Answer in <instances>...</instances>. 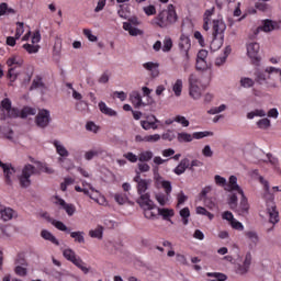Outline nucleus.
Wrapping results in <instances>:
<instances>
[{
  "mask_svg": "<svg viewBox=\"0 0 281 281\" xmlns=\"http://www.w3.org/2000/svg\"><path fill=\"white\" fill-rule=\"evenodd\" d=\"M16 15V9L11 8L8 3H0V16H14Z\"/></svg>",
  "mask_w": 281,
  "mask_h": 281,
  "instance_id": "19",
  "label": "nucleus"
},
{
  "mask_svg": "<svg viewBox=\"0 0 281 281\" xmlns=\"http://www.w3.org/2000/svg\"><path fill=\"white\" fill-rule=\"evenodd\" d=\"M133 181L136 183L138 194H142V164H138V169L136 170V176L134 177Z\"/></svg>",
  "mask_w": 281,
  "mask_h": 281,
  "instance_id": "27",
  "label": "nucleus"
},
{
  "mask_svg": "<svg viewBox=\"0 0 281 281\" xmlns=\"http://www.w3.org/2000/svg\"><path fill=\"white\" fill-rule=\"evenodd\" d=\"M55 199L57 200L56 203H58L59 205H61V207L65 209L68 216H74V214L76 213V207L74 206V204H67V202H65V200H63L58 196H55Z\"/></svg>",
  "mask_w": 281,
  "mask_h": 281,
  "instance_id": "23",
  "label": "nucleus"
},
{
  "mask_svg": "<svg viewBox=\"0 0 281 281\" xmlns=\"http://www.w3.org/2000/svg\"><path fill=\"white\" fill-rule=\"evenodd\" d=\"M170 49H172V38L166 36L162 42V52H170Z\"/></svg>",
  "mask_w": 281,
  "mask_h": 281,
  "instance_id": "49",
  "label": "nucleus"
},
{
  "mask_svg": "<svg viewBox=\"0 0 281 281\" xmlns=\"http://www.w3.org/2000/svg\"><path fill=\"white\" fill-rule=\"evenodd\" d=\"M41 87H45V83H43V78L41 77H36L33 82L32 86L30 88V91L34 90V89H41Z\"/></svg>",
  "mask_w": 281,
  "mask_h": 281,
  "instance_id": "52",
  "label": "nucleus"
},
{
  "mask_svg": "<svg viewBox=\"0 0 281 281\" xmlns=\"http://www.w3.org/2000/svg\"><path fill=\"white\" fill-rule=\"evenodd\" d=\"M224 41H225V37H214L213 36V41L211 42V46H210L212 52H218V49H221V47H223Z\"/></svg>",
  "mask_w": 281,
  "mask_h": 281,
  "instance_id": "28",
  "label": "nucleus"
},
{
  "mask_svg": "<svg viewBox=\"0 0 281 281\" xmlns=\"http://www.w3.org/2000/svg\"><path fill=\"white\" fill-rule=\"evenodd\" d=\"M41 236H42V238H44V240H49L54 245H60V243H58V239H56V236H54L52 233H49V231H45V229L42 231Z\"/></svg>",
  "mask_w": 281,
  "mask_h": 281,
  "instance_id": "35",
  "label": "nucleus"
},
{
  "mask_svg": "<svg viewBox=\"0 0 281 281\" xmlns=\"http://www.w3.org/2000/svg\"><path fill=\"white\" fill-rule=\"evenodd\" d=\"M63 256L64 258H66V260H68L69 262H72L75 267L82 270L85 273H89V268L85 266V261H82L80 257L76 256V251H74V249L71 248L64 249Z\"/></svg>",
  "mask_w": 281,
  "mask_h": 281,
  "instance_id": "5",
  "label": "nucleus"
},
{
  "mask_svg": "<svg viewBox=\"0 0 281 281\" xmlns=\"http://www.w3.org/2000/svg\"><path fill=\"white\" fill-rule=\"evenodd\" d=\"M179 16L177 15V9H175V4H168L167 10H162L158 13V15L153 20L155 25L158 27H170V25H175Z\"/></svg>",
  "mask_w": 281,
  "mask_h": 281,
  "instance_id": "2",
  "label": "nucleus"
},
{
  "mask_svg": "<svg viewBox=\"0 0 281 281\" xmlns=\"http://www.w3.org/2000/svg\"><path fill=\"white\" fill-rule=\"evenodd\" d=\"M248 272H249V268L245 263L237 266L236 273H238L239 276H245V273H248Z\"/></svg>",
  "mask_w": 281,
  "mask_h": 281,
  "instance_id": "63",
  "label": "nucleus"
},
{
  "mask_svg": "<svg viewBox=\"0 0 281 281\" xmlns=\"http://www.w3.org/2000/svg\"><path fill=\"white\" fill-rule=\"evenodd\" d=\"M142 128H144L145 131H150V128L153 131H157L158 126L157 123L154 122H147V121H142Z\"/></svg>",
  "mask_w": 281,
  "mask_h": 281,
  "instance_id": "55",
  "label": "nucleus"
},
{
  "mask_svg": "<svg viewBox=\"0 0 281 281\" xmlns=\"http://www.w3.org/2000/svg\"><path fill=\"white\" fill-rule=\"evenodd\" d=\"M83 35L90 41L91 43L98 42V36L93 35V32L89 29L83 30Z\"/></svg>",
  "mask_w": 281,
  "mask_h": 281,
  "instance_id": "58",
  "label": "nucleus"
},
{
  "mask_svg": "<svg viewBox=\"0 0 281 281\" xmlns=\"http://www.w3.org/2000/svg\"><path fill=\"white\" fill-rule=\"evenodd\" d=\"M180 216L182 218L183 225H188V223H189L188 218H190V209L184 207V209L180 210Z\"/></svg>",
  "mask_w": 281,
  "mask_h": 281,
  "instance_id": "45",
  "label": "nucleus"
},
{
  "mask_svg": "<svg viewBox=\"0 0 281 281\" xmlns=\"http://www.w3.org/2000/svg\"><path fill=\"white\" fill-rule=\"evenodd\" d=\"M27 266H16L14 272L16 276L25 277L27 276Z\"/></svg>",
  "mask_w": 281,
  "mask_h": 281,
  "instance_id": "62",
  "label": "nucleus"
},
{
  "mask_svg": "<svg viewBox=\"0 0 281 281\" xmlns=\"http://www.w3.org/2000/svg\"><path fill=\"white\" fill-rule=\"evenodd\" d=\"M245 236L250 240V243H252L255 247L256 245H258V243H260V237L258 236V233L255 231L245 232Z\"/></svg>",
  "mask_w": 281,
  "mask_h": 281,
  "instance_id": "31",
  "label": "nucleus"
},
{
  "mask_svg": "<svg viewBox=\"0 0 281 281\" xmlns=\"http://www.w3.org/2000/svg\"><path fill=\"white\" fill-rule=\"evenodd\" d=\"M104 234V227L98 226L95 229H92L89 232V236L91 238H98L99 240H102V236Z\"/></svg>",
  "mask_w": 281,
  "mask_h": 281,
  "instance_id": "36",
  "label": "nucleus"
},
{
  "mask_svg": "<svg viewBox=\"0 0 281 281\" xmlns=\"http://www.w3.org/2000/svg\"><path fill=\"white\" fill-rule=\"evenodd\" d=\"M190 166V159L188 158H183L180 164L175 168L173 172L175 175H183V172H186V170H188Z\"/></svg>",
  "mask_w": 281,
  "mask_h": 281,
  "instance_id": "24",
  "label": "nucleus"
},
{
  "mask_svg": "<svg viewBox=\"0 0 281 281\" xmlns=\"http://www.w3.org/2000/svg\"><path fill=\"white\" fill-rule=\"evenodd\" d=\"M206 58H207V50L201 49L196 56L195 67L198 71H205V67H207Z\"/></svg>",
  "mask_w": 281,
  "mask_h": 281,
  "instance_id": "13",
  "label": "nucleus"
},
{
  "mask_svg": "<svg viewBox=\"0 0 281 281\" xmlns=\"http://www.w3.org/2000/svg\"><path fill=\"white\" fill-rule=\"evenodd\" d=\"M2 170L4 172V179H5L7 186H12V178L10 177L11 175H14L16 170L14 169V167H12L11 164H7Z\"/></svg>",
  "mask_w": 281,
  "mask_h": 281,
  "instance_id": "21",
  "label": "nucleus"
},
{
  "mask_svg": "<svg viewBox=\"0 0 281 281\" xmlns=\"http://www.w3.org/2000/svg\"><path fill=\"white\" fill-rule=\"evenodd\" d=\"M19 115H21V112L19 111V109L11 108L10 110L7 111V114H5V111L2 110L0 120L5 121V120H8V117L11 120H14V119L19 117Z\"/></svg>",
  "mask_w": 281,
  "mask_h": 281,
  "instance_id": "22",
  "label": "nucleus"
},
{
  "mask_svg": "<svg viewBox=\"0 0 281 281\" xmlns=\"http://www.w3.org/2000/svg\"><path fill=\"white\" fill-rule=\"evenodd\" d=\"M7 65L10 67L9 71H14V69L23 67V58L19 56H12L7 60Z\"/></svg>",
  "mask_w": 281,
  "mask_h": 281,
  "instance_id": "17",
  "label": "nucleus"
},
{
  "mask_svg": "<svg viewBox=\"0 0 281 281\" xmlns=\"http://www.w3.org/2000/svg\"><path fill=\"white\" fill-rule=\"evenodd\" d=\"M161 139V135L159 134H154V135H147L142 138V142H149V143H155L159 142Z\"/></svg>",
  "mask_w": 281,
  "mask_h": 281,
  "instance_id": "57",
  "label": "nucleus"
},
{
  "mask_svg": "<svg viewBox=\"0 0 281 281\" xmlns=\"http://www.w3.org/2000/svg\"><path fill=\"white\" fill-rule=\"evenodd\" d=\"M70 236L75 238L76 243H85V232H72Z\"/></svg>",
  "mask_w": 281,
  "mask_h": 281,
  "instance_id": "50",
  "label": "nucleus"
},
{
  "mask_svg": "<svg viewBox=\"0 0 281 281\" xmlns=\"http://www.w3.org/2000/svg\"><path fill=\"white\" fill-rule=\"evenodd\" d=\"M271 205H268L267 212L269 214L270 223L272 225H276V223H280V213L278 212V207L273 203V201L270 202Z\"/></svg>",
  "mask_w": 281,
  "mask_h": 281,
  "instance_id": "15",
  "label": "nucleus"
},
{
  "mask_svg": "<svg viewBox=\"0 0 281 281\" xmlns=\"http://www.w3.org/2000/svg\"><path fill=\"white\" fill-rule=\"evenodd\" d=\"M76 192H83V194H86V196H89L90 199H92V201H98V198H95V195L91 194L89 192V189L85 188V187H75Z\"/></svg>",
  "mask_w": 281,
  "mask_h": 281,
  "instance_id": "47",
  "label": "nucleus"
},
{
  "mask_svg": "<svg viewBox=\"0 0 281 281\" xmlns=\"http://www.w3.org/2000/svg\"><path fill=\"white\" fill-rule=\"evenodd\" d=\"M156 201H158L159 205H161V207H164L165 205L168 204V202L170 201V195L168 193H157L155 195Z\"/></svg>",
  "mask_w": 281,
  "mask_h": 281,
  "instance_id": "33",
  "label": "nucleus"
},
{
  "mask_svg": "<svg viewBox=\"0 0 281 281\" xmlns=\"http://www.w3.org/2000/svg\"><path fill=\"white\" fill-rule=\"evenodd\" d=\"M144 69H147V71H157L159 69L158 63L148 61L143 65Z\"/></svg>",
  "mask_w": 281,
  "mask_h": 281,
  "instance_id": "56",
  "label": "nucleus"
},
{
  "mask_svg": "<svg viewBox=\"0 0 281 281\" xmlns=\"http://www.w3.org/2000/svg\"><path fill=\"white\" fill-rule=\"evenodd\" d=\"M41 31L33 32L31 36V44H23V49H25L27 54H38V50L41 49V45H38L41 43Z\"/></svg>",
  "mask_w": 281,
  "mask_h": 281,
  "instance_id": "6",
  "label": "nucleus"
},
{
  "mask_svg": "<svg viewBox=\"0 0 281 281\" xmlns=\"http://www.w3.org/2000/svg\"><path fill=\"white\" fill-rule=\"evenodd\" d=\"M98 155H102V150L92 149L85 154V159H87V161H91V159H93V157H98Z\"/></svg>",
  "mask_w": 281,
  "mask_h": 281,
  "instance_id": "43",
  "label": "nucleus"
},
{
  "mask_svg": "<svg viewBox=\"0 0 281 281\" xmlns=\"http://www.w3.org/2000/svg\"><path fill=\"white\" fill-rule=\"evenodd\" d=\"M25 32L24 24L22 22L16 23L15 38L19 40Z\"/></svg>",
  "mask_w": 281,
  "mask_h": 281,
  "instance_id": "60",
  "label": "nucleus"
},
{
  "mask_svg": "<svg viewBox=\"0 0 281 281\" xmlns=\"http://www.w3.org/2000/svg\"><path fill=\"white\" fill-rule=\"evenodd\" d=\"M143 91V101H142V105L143 106H148V104H153V102H155V100L153 99V97H150V93H153V89H149L148 87H143L142 88Z\"/></svg>",
  "mask_w": 281,
  "mask_h": 281,
  "instance_id": "18",
  "label": "nucleus"
},
{
  "mask_svg": "<svg viewBox=\"0 0 281 281\" xmlns=\"http://www.w3.org/2000/svg\"><path fill=\"white\" fill-rule=\"evenodd\" d=\"M256 82L259 85H267V87L276 88V82L271 81V71H258L256 72Z\"/></svg>",
  "mask_w": 281,
  "mask_h": 281,
  "instance_id": "10",
  "label": "nucleus"
},
{
  "mask_svg": "<svg viewBox=\"0 0 281 281\" xmlns=\"http://www.w3.org/2000/svg\"><path fill=\"white\" fill-rule=\"evenodd\" d=\"M172 90L175 92V95L179 98V95H181V91H183V81L181 79H178L173 85Z\"/></svg>",
  "mask_w": 281,
  "mask_h": 281,
  "instance_id": "39",
  "label": "nucleus"
},
{
  "mask_svg": "<svg viewBox=\"0 0 281 281\" xmlns=\"http://www.w3.org/2000/svg\"><path fill=\"white\" fill-rule=\"evenodd\" d=\"M48 223H52L56 229H59V232H67V234H71V231L65 225V223L60 221H56L52 217H47Z\"/></svg>",
  "mask_w": 281,
  "mask_h": 281,
  "instance_id": "25",
  "label": "nucleus"
},
{
  "mask_svg": "<svg viewBox=\"0 0 281 281\" xmlns=\"http://www.w3.org/2000/svg\"><path fill=\"white\" fill-rule=\"evenodd\" d=\"M195 212H196V214H200V215H202V216H207V218H209L210 221H212V220L214 218V214H212V213H210L209 211H206V209L203 207V206H198V207L195 209Z\"/></svg>",
  "mask_w": 281,
  "mask_h": 281,
  "instance_id": "41",
  "label": "nucleus"
},
{
  "mask_svg": "<svg viewBox=\"0 0 281 281\" xmlns=\"http://www.w3.org/2000/svg\"><path fill=\"white\" fill-rule=\"evenodd\" d=\"M228 205L231 210H236V207H238V195L235 193L231 194L228 198Z\"/></svg>",
  "mask_w": 281,
  "mask_h": 281,
  "instance_id": "44",
  "label": "nucleus"
},
{
  "mask_svg": "<svg viewBox=\"0 0 281 281\" xmlns=\"http://www.w3.org/2000/svg\"><path fill=\"white\" fill-rule=\"evenodd\" d=\"M0 216L4 222L12 221V218L14 217V210L10 207L0 210Z\"/></svg>",
  "mask_w": 281,
  "mask_h": 281,
  "instance_id": "29",
  "label": "nucleus"
},
{
  "mask_svg": "<svg viewBox=\"0 0 281 281\" xmlns=\"http://www.w3.org/2000/svg\"><path fill=\"white\" fill-rule=\"evenodd\" d=\"M52 123V115L49 110L42 109L35 116V124L38 128H47Z\"/></svg>",
  "mask_w": 281,
  "mask_h": 281,
  "instance_id": "7",
  "label": "nucleus"
},
{
  "mask_svg": "<svg viewBox=\"0 0 281 281\" xmlns=\"http://www.w3.org/2000/svg\"><path fill=\"white\" fill-rule=\"evenodd\" d=\"M265 115H267L265 110H255L252 112H249L247 114V117H248V120H254L255 117H265Z\"/></svg>",
  "mask_w": 281,
  "mask_h": 281,
  "instance_id": "42",
  "label": "nucleus"
},
{
  "mask_svg": "<svg viewBox=\"0 0 281 281\" xmlns=\"http://www.w3.org/2000/svg\"><path fill=\"white\" fill-rule=\"evenodd\" d=\"M173 122H177L178 124H181L184 127L190 126V121H188V119H186V116H182V115H177L173 119Z\"/></svg>",
  "mask_w": 281,
  "mask_h": 281,
  "instance_id": "59",
  "label": "nucleus"
},
{
  "mask_svg": "<svg viewBox=\"0 0 281 281\" xmlns=\"http://www.w3.org/2000/svg\"><path fill=\"white\" fill-rule=\"evenodd\" d=\"M27 115H36V109L33 108H24L21 113L20 116L25 120V117H27Z\"/></svg>",
  "mask_w": 281,
  "mask_h": 281,
  "instance_id": "48",
  "label": "nucleus"
},
{
  "mask_svg": "<svg viewBox=\"0 0 281 281\" xmlns=\"http://www.w3.org/2000/svg\"><path fill=\"white\" fill-rule=\"evenodd\" d=\"M273 32V30H280V24L273 20H263L262 25L257 31Z\"/></svg>",
  "mask_w": 281,
  "mask_h": 281,
  "instance_id": "16",
  "label": "nucleus"
},
{
  "mask_svg": "<svg viewBox=\"0 0 281 281\" xmlns=\"http://www.w3.org/2000/svg\"><path fill=\"white\" fill-rule=\"evenodd\" d=\"M226 192H238V194H243V189L238 186V178L236 176H231L228 179V184L225 188Z\"/></svg>",
  "mask_w": 281,
  "mask_h": 281,
  "instance_id": "14",
  "label": "nucleus"
},
{
  "mask_svg": "<svg viewBox=\"0 0 281 281\" xmlns=\"http://www.w3.org/2000/svg\"><path fill=\"white\" fill-rule=\"evenodd\" d=\"M211 75L209 71H195L189 77V95L193 100H200L202 92L210 85Z\"/></svg>",
  "mask_w": 281,
  "mask_h": 281,
  "instance_id": "1",
  "label": "nucleus"
},
{
  "mask_svg": "<svg viewBox=\"0 0 281 281\" xmlns=\"http://www.w3.org/2000/svg\"><path fill=\"white\" fill-rule=\"evenodd\" d=\"M177 139L180 144H183V142L190 143L192 142V134L180 132L178 133Z\"/></svg>",
  "mask_w": 281,
  "mask_h": 281,
  "instance_id": "38",
  "label": "nucleus"
},
{
  "mask_svg": "<svg viewBox=\"0 0 281 281\" xmlns=\"http://www.w3.org/2000/svg\"><path fill=\"white\" fill-rule=\"evenodd\" d=\"M225 30H227V25L223 20H213V36L214 38H225Z\"/></svg>",
  "mask_w": 281,
  "mask_h": 281,
  "instance_id": "12",
  "label": "nucleus"
},
{
  "mask_svg": "<svg viewBox=\"0 0 281 281\" xmlns=\"http://www.w3.org/2000/svg\"><path fill=\"white\" fill-rule=\"evenodd\" d=\"M191 47H192V43L190 41V36L182 34L180 36L179 49L182 54H184L186 60H190V55L188 54V52H190Z\"/></svg>",
  "mask_w": 281,
  "mask_h": 281,
  "instance_id": "11",
  "label": "nucleus"
},
{
  "mask_svg": "<svg viewBox=\"0 0 281 281\" xmlns=\"http://www.w3.org/2000/svg\"><path fill=\"white\" fill-rule=\"evenodd\" d=\"M231 227H233V229H237V232H243V229H245L243 223L236 221V218L231 223Z\"/></svg>",
  "mask_w": 281,
  "mask_h": 281,
  "instance_id": "64",
  "label": "nucleus"
},
{
  "mask_svg": "<svg viewBox=\"0 0 281 281\" xmlns=\"http://www.w3.org/2000/svg\"><path fill=\"white\" fill-rule=\"evenodd\" d=\"M127 20L130 22L123 23V30H125V32H128L130 36H139V34H142V31L135 27L136 25H139V20H137L136 16H130Z\"/></svg>",
  "mask_w": 281,
  "mask_h": 281,
  "instance_id": "8",
  "label": "nucleus"
},
{
  "mask_svg": "<svg viewBox=\"0 0 281 281\" xmlns=\"http://www.w3.org/2000/svg\"><path fill=\"white\" fill-rule=\"evenodd\" d=\"M142 207L144 210L145 218H149L151 221H155V218H158L157 213L153 211V210H157V205L153 200H150V194L145 193L142 195Z\"/></svg>",
  "mask_w": 281,
  "mask_h": 281,
  "instance_id": "3",
  "label": "nucleus"
},
{
  "mask_svg": "<svg viewBox=\"0 0 281 281\" xmlns=\"http://www.w3.org/2000/svg\"><path fill=\"white\" fill-rule=\"evenodd\" d=\"M240 195H241V200L239 204L240 212L241 214H249V202L247 200V196H245V191H243V194Z\"/></svg>",
  "mask_w": 281,
  "mask_h": 281,
  "instance_id": "30",
  "label": "nucleus"
},
{
  "mask_svg": "<svg viewBox=\"0 0 281 281\" xmlns=\"http://www.w3.org/2000/svg\"><path fill=\"white\" fill-rule=\"evenodd\" d=\"M117 14L121 19H128L131 16V12L128 11V8L120 4V9L117 10Z\"/></svg>",
  "mask_w": 281,
  "mask_h": 281,
  "instance_id": "40",
  "label": "nucleus"
},
{
  "mask_svg": "<svg viewBox=\"0 0 281 281\" xmlns=\"http://www.w3.org/2000/svg\"><path fill=\"white\" fill-rule=\"evenodd\" d=\"M207 278H215L210 281H225L227 280V274L221 273V272H207L206 273Z\"/></svg>",
  "mask_w": 281,
  "mask_h": 281,
  "instance_id": "37",
  "label": "nucleus"
},
{
  "mask_svg": "<svg viewBox=\"0 0 281 281\" xmlns=\"http://www.w3.org/2000/svg\"><path fill=\"white\" fill-rule=\"evenodd\" d=\"M32 175H36V167L30 164L25 165L21 175L18 176L21 188H30V186H32V180L30 179Z\"/></svg>",
  "mask_w": 281,
  "mask_h": 281,
  "instance_id": "4",
  "label": "nucleus"
},
{
  "mask_svg": "<svg viewBox=\"0 0 281 281\" xmlns=\"http://www.w3.org/2000/svg\"><path fill=\"white\" fill-rule=\"evenodd\" d=\"M99 109H100L101 113H103L104 115H109L110 117L117 115V112H115V110L106 106V103H104L102 101L99 103Z\"/></svg>",
  "mask_w": 281,
  "mask_h": 281,
  "instance_id": "26",
  "label": "nucleus"
},
{
  "mask_svg": "<svg viewBox=\"0 0 281 281\" xmlns=\"http://www.w3.org/2000/svg\"><path fill=\"white\" fill-rule=\"evenodd\" d=\"M240 85L245 89H249V88L254 87L255 81L251 78L244 77V78L240 79Z\"/></svg>",
  "mask_w": 281,
  "mask_h": 281,
  "instance_id": "53",
  "label": "nucleus"
},
{
  "mask_svg": "<svg viewBox=\"0 0 281 281\" xmlns=\"http://www.w3.org/2000/svg\"><path fill=\"white\" fill-rule=\"evenodd\" d=\"M157 216H162L164 221H169L172 223V216H175V210L172 209H161V207H157Z\"/></svg>",
  "mask_w": 281,
  "mask_h": 281,
  "instance_id": "20",
  "label": "nucleus"
},
{
  "mask_svg": "<svg viewBox=\"0 0 281 281\" xmlns=\"http://www.w3.org/2000/svg\"><path fill=\"white\" fill-rule=\"evenodd\" d=\"M54 146L59 157H69V151L60 144V142L55 140Z\"/></svg>",
  "mask_w": 281,
  "mask_h": 281,
  "instance_id": "32",
  "label": "nucleus"
},
{
  "mask_svg": "<svg viewBox=\"0 0 281 281\" xmlns=\"http://www.w3.org/2000/svg\"><path fill=\"white\" fill-rule=\"evenodd\" d=\"M76 109L80 113H85V112L89 111V103H87L86 101L81 100V101L76 103Z\"/></svg>",
  "mask_w": 281,
  "mask_h": 281,
  "instance_id": "51",
  "label": "nucleus"
},
{
  "mask_svg": "<svg viewBox=\"0 0 281 281\" xmlns=\"http://www.w3.org/2000/svg\"><path fill=\"white\" fill-rule=\"evenodd\" d=\"M143 12H145L147 16H155V14H157V9L155 8V5L149 4L143 8Z\"/></svg>",
  "mask_w": 281,
  "mask_h": 281,
  "instance_id": "54",
  "label": "nucleus"
},
{
  "mask_svg": "<svg viewBox=\"0 0 281 281\" xmlns=\"http://www.w3.org/2000/svg\"><path fill=\"white\" fill-rule=\"evenodd\" d=\"M259 52H260V44L252 42L247 45V54L251 58L256 67H260V56H258Z\"/></svg>",
  "mask_w": 281,
  "mask_h": 281,
  "instance_id": "9",
  "label": "nucleus"
},
{
  "mask_svg": "<svg viewBox=\"0 0 281 281\" xmlns=\"http://www.w3.org/2000/svg\"><path fill=\"white\" fill-rule=\"evenodd\" d=\"M130 100L136 109L142 106V95L139 94V92L137 91L132 92L130 95Z\"/></svg>",
  "mask_w": 281,
  "mask_h": 281,
  "instance_id": "34",
  "label": "nucleus"
},
{
  "mask_svg": "<svg viewBox=\"0 0 281 281\" xmlns=\"http://www.w3.org/2000/svg\"><path fill=\"white\" fill-rule=\"evenodd\" d=\"M212 135H214V132H194L192 139H203V137H210Z\"/></svg>",
  "mask_w": 281,
  "mask_h": 281,
  "instance_id": "46",
  "label": "nucleus"
},
{
  "mask_svg": "<svg viewBox=\"0 0 281 281\" xmlns=\"http://www.w3.org/2000/svg\"><path fill=\"white\" fill-rule=\"evenodd\" d=\"M257 126L267 131L271 126V121L269 119H261L257 122Z\"/></svg>",
  "mask_w": 281,
  "mask_h": 281,
  "instance_id": "61",
  "label": "nucleus"
}]
</instances>
